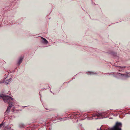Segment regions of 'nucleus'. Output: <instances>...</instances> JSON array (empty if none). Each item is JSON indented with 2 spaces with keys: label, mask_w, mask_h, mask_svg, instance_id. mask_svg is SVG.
Wrapping results in <instances>:
<instances>
[{
  "label": "nucleus",
  "mask_w": 130,
  "mask_h": 130,
  "mask_svg": "<svg viewBox=\"0 0 130 130\" xmlns=\"http://www.w3.org/2000/svg\"><path fill=\"white\" fill-rule=\"evenodd\" d=\"M0 98L3 99L5 103H7L9 104L8 107L7 108L6 111L7 113L9 112L11 108L13 106L12 104L13 99L10 96L5 95L3 94L0 95Z\"/></svg>",
  "instance_id": "f257e3e1"
},
{
  "label": "nucleus",
  "mask_w": 130,
  "mask_h": 130,
  "mask_svg": "<svg viewBox=\"0 0 130 130\" xmlns=\"http://www.w3.org/2000/svg\"><path fill=\"white\" fill-rule=\"evenodd\" d=\"M23 58L22 57H21L20 58L18 62V63L19 65H20V64L22 62Z\"/></svg>",
  "instance_id": "f03ea898"
},
{
  "label": "nucleus",
  "mask_w": 130,
  "mask_h": 130,
  "mask_svg": "<svg viewBox=\"0 0 130 130\" xmlns=\"http://www.w3.org/2000/svg\"><path fill=\"white\" fill-rule=\"evenodd\" d=\"M43 38V42H44V43L47 44L48 43L47 41L45 39L43 38Z\"/></svg>",
  "instance_id": "7ed1b4c3"
},
{
  "label": "nucleus",
  "mask_w": 130,
  "mask_h": 130,
  "mask_svg": "<svg viewBox=\"0 0 130 130\" xmlns=\"http://www.w3.org/2000/svg\"><path fill=\"white\" fill-rule=\"evenodd\" d=\"M11 78H10L8 80H6L5 81V82L7 84H8L9 83H10L11 82Z\"/></svg>",
  "instance_id": "20e7f679"
},
{
  "label": "nucleus",
  "mask_w": 130,
  "mask_h": 130,
  "mask_svg": "<svg viewBox=\"0 0 130 130\" xmlns=\"http://www.w3.org/2000/svg\"><path fill=\"white\" fill-rule=\"evenodd\" d=\"M110 53L111 55H113L114 56H116L117 55L116 53L115 52H111Z\"/></svg>",
  "instance_id": "39448f33"
},
{
  "label": "nucleus",
  "mask_w": 130,
  "mask_h": 130,
  "mask_svg": "<svg viewBox=\"0 0 130 130\" xmlns=\"http://www.w3.org/2000/svg\"><path fill=\"white\" fill-rule=\"evenodd\" d=\"M96 115L98 116V117L100 118V116H102V114L101 113H99L98 114H96Z\"/></svg>",
  "instance_id": "423d86ee"
},
{
  "label": "nucleus",
  "mask_w": 130,
  "mask_h": 130,
  "mask_svg": "<svg viewBox=\"0 0 130 130\" xmlns=\"http://www.w3.org/2000/svg\"><path fill=\"white\" fill-rule=\"evenodd\" d=\"M3 124L2 122L1 124H0V128H1L2 127L3 125Z\"/></svg>",
  "instance_id": "0eeeda50"
},
{
  "label": "nucleus",
  "mask_w": 130,
  "mask_h": 130,
  "mask_svg": "<svg viewBox=\"0 0 130 130\" xmlns=\"http://www.w3.org/2000/svg\"><path fill=\"white\" fill-rule=\"evenodd\" d=\"M126 67H122V68H125Z\"/></svg>",
  "instance_id": "6e6552de"
},
{
  "label": "nucleus",
  "mask_w": 130,
  "mask_h": 130,
  "mask_svg": "<svg viewBox=\"0 0 130 130\" xmlns=\"http://www.w3.org/2000/svg\"><path fill=\"white\" fill-rule=\"evenodd\" d=\"M8 127H9V128H11V127H10V126H9Z\"/></svg>",
  "instance_id": "1a4fd4ad"
},
{
  "label": "nucleus",
  "mask_w": 130,
  "mask_h": 130,
  "mask_svg": "<svg viewBox=\"0 0 130 130\" xmlns=\"http://www.w3.org/2000/svg\"><path fill=\"white\" fill-rule=\"evenodd\" d=\"M2 82H0V83H1Z\"/></svg>",
  "instance_id": "9d476101"
}]
</instances>
